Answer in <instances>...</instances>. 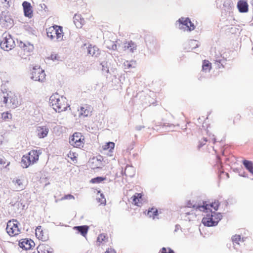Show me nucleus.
I'll return each instance as SVG.
<instances>
[{
	"mask_svg": "<svg viewBox=\"0 0 253 253\" xmlns=\"http://www.w3.org/2000/svg\"><path fill=\"white\" fill-rule=\"evenodd\" d=\"M38 253H53V249L46 244H41L37 248Z\"/></svg>",
	"mask_w": 253,
	"mask_h": 253,
	"instance_id": "obj_20",
	"label": "nucleus"
},
{
	"mask_svg": "<svg viewBox=\"0 0 253 253\" xmlns=\"http://www.w3.org/2000/svg\"><path fill=\"white\" fill-rule=\"evenodd\" d=\"M79 112V117H86L91 115L92 112V108L91 106L88 104H84L80 106V108L78 109Z\"/></svg>",
	"mask_w": 253,
	"mask_h": 253,
	"instance_id": "obj_11",
	"label": "nucleus"
},
{
	"mask_svg": "<svg viewBox=\"0 0 253 253\" xmlns=\"http://www.w3.org/2000/svg\"><path fill=\"white\" fill-rule=\"evenodd\" d=\"M212 141L213 143H215L216 142V139L215 137H213L212 138Z\"/></svg>",
	"mask_w": 253,
	"mask_h": 253,
	"instance_id": "obj_49",
	"label": "nucleus"
},
{
	"mask_svg": "<svg viewBox=\"0 0 253 253\" xmlns=\"http://www.w3.org/2000/svg\"><path fill=\"white\" fill-rule=\"evenodd\" d=\"M222 218L220 213L214 211L208 213L203 217L202 223L205 226L208 227L216 226Z\"/></svg>",
	"mask_w": 253,
	"mask_h": 253,
	"instance_id": "obj_5",
	"label": "nucleus"
},
{
	"mask_svg": "<svg viewBox=\"0 0 253 253\" xmlns=\"http://www.w3.org/2000/svg\"><path fill=\"white\" fill-rule=\"evenodd\" d=\"M220 173H224V172L222 170H219Z\"/></svg>",
	"mask_w": 253,
	"mask_h": 253,
	"instance_id": "obj_50",
	"label": "nucleus"
},
{
	"mask_svg": "<svg viewBox=\"0 0 253 253\" xmlns=\"http://www.w3.org/2000/svg\"><path fill=\"white\" fill-rule=\"evenodd\" d=\"M74 23L78 28H81L84 24V19L79 14H75L74 18Z\"/></svg>",
	"mask_w": 253,
	"mask_h": 253,
	"instance_id": "obj_19",
	"label": "nucleus"
},
{
	"mask_svg": "<svg viewBox=\"0 0 253 253\" xmlns=\"http://www.w3.org/2000/svg\"><path fill=\"white\" fill-rule=\"evenodd\" d=\"M90 167L91 169H95L100 167L101 161L96 158H92L89 162Z\"/></svg>",
	"mask_w": 253,
	"mask_h": 253,
	"instance_id": "obj_27",
	"label": "nucleus"
},
{
	"mask_svg": "<svg viewBox=\"0 0 253 253\" xmlns=\"http://www.w3.org/2000/svg\"><path fill=\"white\" fill-rule=\"evenodd\" d=\"M19 246L23 249L28 250L34 247L35 243L31 239H23L19 242Z\"/></svg>",
	"mask_w": 253,
	"mask_h": 253,
	"instance_id": "obj_12",
	"label": "nucleus"
},
{
	"mask_svg": "<svg viewBox=\"0 0 253 253\" xmlns=\"http://www.w3.org/2000/svg\"><path fill=\"white\" fill-rule=\"evenodd\" d=\"M0 102L7 104L11 108H15L21 104L18 96L14 93L2 92L0 93Z\"/></svg>",
	"mask_w": 253,
	"mask_h": 253,
	"instance_id": "obj_2",
	"label": "nucleus"
},
{
	"mask_svg": "<svg viewBox=\"0 0 253 253\" xmlns=\"http://www.w3.org/2000/svg\"><path fill=\"white\" fill-rule=\"evenodd\" d=\"M136 47L137 46L136 44L132 41H130L124 43L123 49L124 50H128L130 52H133L134 50H136Z\"/></svg>",
	"mask_w": 253,
	"mask_h": 253,
	"instance_id": "obj_24",
	"label": "nucleus"
},
{
	"mask_svg": "<svg viewBox=\"0 0 253 253\" xmlns=\"http://www.w3.org/2000/svg\"><path fill=\"white\" fill-rule=\"evenodd\" d=\"M15 186V190L20 191L25 189L27 181L23 178L17 179L15 181H13Z\"/></svg>",
	"mask_w": 253,
	"mask_h": 253,
	"instance_id": "obj_13",
	"label": "nucleus"
},
{
	"mask_svg": "<svg viewBox=\"0 0 253 253\" xmlns=\"http://www.w3.org/2000/svg\"><path fill=\"white\" fill-rule=\"evenodd\" d=\"M50 59L52 60H58L59 58V56L58 55V54H51L50 55Z\"/></svg>",
	"mask_w": 253,
	"mask_h": 253,
	"instance_id": "obj_43",
	"label": "nucleus"
},
{
	"mask_svg": "<svg viewBox=\"0 0 253 253\" xmlns=\"http://www.w3.org/2000/svg\"><path fill=\"white\" fill-rule=\"evenodd\" d=\"M21 50L24 52V54H27L28 55L33 51L34 46L33 44L29 43L27 44H24Z\"/></svg>",
	"mask_w": 253,
	"mask_h": 253,
	"instance_id": "obj_26",
	"label": "nucleus"
},
{
	"mask_svg": "<svg viewBox=\"0 0 253 253\" xmlns=\"http://www.w3.org/2000/svg\"><path fill=\"white\" fill-rule=\"evenodd\" d=\"M37 133L39 138H44L48 133V128L45 126H39L37 128Z\"/></svg>",
	"mask_w": 253,
	"mask_h": 253,
	"instance_id": "obj_22",
	"label": "nucleus"
},
{
	"mask_svg": "<svg viewBox=\"0 0 253 253\" xmlns=\"http://www.w3.org/2000/svg\"><path fill=\"white\" fill-rule=\"evenodd\" d=\"M168 250V249H167L166 248H163L161 250V253H168V252H167Z\"/></svg>",
	"mask_w": 253,
	"mask_h": 253,
	"instance_id": "obj_47",
	"label": "nucleus"
},
{
	"mask_svg": "<svg viewBox=\"0 0 253 253\" xmlns=\"http://www.w3.org/2000/svg\"><path fill=\"white\" fill-rule=\"evenodd\" d=\"M67 157L70 159V162L72 164H76L78 162V154L76 152L70 150L67 154Z\"/></svg>",
	"mask_w": 253,
	"mask_h": 253,
	"instance_id": "obj_25",
	"label": "nucleus"
},
{
	"mask_svg": "<svg viewBox=\"0 0 253 253\" xmlns=\"http://www.w3.org/2000/svg\"><path fill=\"white\" fill-rule=\"evenodd\" d=\"M188 45L191 48L194 49L198 47L197 42L195 40L191 41L189 42Z\"/></svg>",
	"mask_w": 253,
	"mask_h": 253,
	"instance_id": "obj_40",
	"label": "nucleus"
},
{
	"mask_svg": "<svg viewBox=\"0 0 253 253\" xmlns=\"http://www.w3.org/2000/svg\"><path fill=\"white\" fill-rule=\"evenodd\" d=\"M40 154V150H32L28 154L24 155L21 161L22 167L27 168L36 163L39 160Z\"/></svg>",
	"mask_w": 253,
	"mask_h": 253,
	"instance_id": "obj_3",
	"label": "nucleus"
},
{
	"mask_svg": "<svg viewBox=\"0 0 253 253\" xmlns=\"http://www.w3.org/2000/svg\"><path fill=\"white\" fill-rule=\"evenodd\" d=\"M211 68V64L209 61L205 60L203 62L202 69L203 71H210Z\"/></svg>",
	"mask_w": 253,
	"mask_h": 253,
	"instance_id": "obj_33",
	"label": "nucleus"
},
{
	"mask_svg": "<svg viewBox=\"0 0 253 253\" xmlns=\"http://www.w3.org/2000/svg\"><path fill=\"white\" fill-rule=\"evenodd\" d=\"M105 179V178H103L102 177H97L92 179L90 181L93 183H99L101 182Z\"/></svg>",
	"mask_w": 253,
	"mask_h": 253,
	"instance_id": "obj_39",
	"label": "nucleus"
},
{
	"mask_svg": "<svg viewBox=\"0 0 253 253\" xmlns=\"http://www.w3.org/2000/svg\"><path fill=\"white\" fill-rule=\"evenodd\" d=\"M45 74L40 67H35L31 73V79L36 81L43 82L45 80Z\"/></svg>",
	"mask_w": 253,
	"mask_h": 253,
	"instance_id": "obj_9",
	"label": "nucleus"
},
{
	"mask_svg": "<svg viewBox=\"0 0 253 253\" xmlns=\"http://www.w3.org/2000/svg\"><path fill=\"white\" fill-rule=\"evenodd\" d=\"M243 163L249 171L253 174V163L248 160L243 161Z\"/></svg>",
	"mask_w": 253,
	"mask_h": 253,
	"instance_id": "obj_31",
	"label": "nucleus"
},
{
	"mask_svg": "<svg viewBox=\"0 0 253 253\" xmlns=\"http://www.w3.org/2000/svg\"><path fill=\"white\" fill-rule=\"evenodd\" d=\"M49 102L53 109L58 113L66 111L68 108L70 109V105L67 99L58 94L52 95L50 97Z\"/></svg>",
	"mask_w": 253,
	"mask_h": 253,
	"instance_id": "obj_1",
	"label": "nucleus"
},
{
	"mask_svg": "<svg viewBox=\"0 0 253 253\" xmlns=\"http://www.w3.org/2000/svg\"><path fill=\"white\" fill-rule=\"evenodd\" d=\"M22 6L25 16L31 18L33 16V10L30 3L25 1L23 2Z\"/></svg>",
	"mask_w": 253,
	"mask_h": 253,
	"instance_id": "obj_16",
	"label": "nucleus"
},
{
	"mask_svg": "<svg viewBox=\"0 0 253 253\" xmlns=\"http://www.w3.org/2000/svg\"><path fill=\"white\" fill-rule=\"evenodd\" d=\"M131 199L133 204L140 207L142 203V194L136 193L131 197Z\"/></svg>",
	"mask_w": 253,
	"mask_h": 253,
	"instance_id": "obj_21",
	"label": "nucleus"
},
{
	"mask_svg": "<svg viewBox=\"0 0 253 253\" xmlns=\"http://www.w3.org/2000/svg\"><path fill=\"white\" fill-rule=\"evenodd\" d=\"M74 199V196L71 194L66 195L62 198L63 200H72Z\"/></svg>",
	"mask_w": 253,
	"mask_h": 253,
	"instance_id": "obj_42",
	"label": "nucleus"
},
{
	"mask_svg": "<svg viewBox=\"0 0 253 253\" xmlns=\"http://www.w3.org/2000/svg\"><path fill=\"white\" fill-rule=\"evenodd\" d=\"M35 234L37 238L42 241H45L48 239L47 233L42 229L41 226H38L36 228Z\"/></svg>",
	"mask_w": 253,
	"mask_h": 253,
	"instance_id": "obj_14",
	"label": "nucleus"
},
{
	"mask_svg": "<svg viewBox=\"0 0 253 253\" xmlns=\"http://www.w3.org/2000/svg\"><path fill=\"white\" fill-rule=\"evenodd\" d=\"M115 143L112 142H109L107 143L105 145L103 146V149L104 150H109L112 151L114 149Z\"/></svg>",
	"mask_w": 253,
	"mask_h": 253,
	"instance_id": "obj_35",
	"label": "nucleus"
},
{
	"mask_svg": "<svg viewBox=\"0 0 253 253\" xmlns=\"http://www.w3.org/2000/svg\"><path fill=\"white\" fill-rule=\"evenodd\" d=\"M207 139L206 138H203V141H201L200 143V147H201L202 145H205L206 143L207 142Z\"/></svg>",
	"mask_w": 253,
	"mask_h": 253,
	"instance_id": "obj_46",
	"label": "nucleus"
},
{
	"mask_svg": "<svg viewBox=\"0 0 253 253\" xmlns=\"http://www.w3.org/2000/svg\"><path fill=\"white\" fill-rule=\"evenodd\" d=\"M7 233L10 237H15L20 233L19 223L16 219L9 220L6 228Z\"/></svg>",
	"mask_w": 253,
	"mask_h": 253,
	"instance_id": "obj_6",
	"label": "nucleus"
},
{
	"mask_svg": "<svg viewBox=\"0 0 253 253\" xmlns=\"http://www.w3.org/2000/svg\"><path fill=\"white\" fill-rule=\"evenodd\" d=\"M98 193L99 194V195L96 198L97 201L100 205H105L106 203V200L104 196L103 195V194L100 193V191H98Z\"/></svg>",
	"mask_w": 253,
	"mask_h": 253,
	"instance_id": "obj_34",
	"label": "nucleus"
},
{
	"mask_svg": "<svg viewBox=\"0 0 253 253\" xmlns=\"http://www.w3.org/2000/svg\"><path fill=\"white\" fill-rule=\"evenodd\" d=\"M241 241V238L240 235H235L232 237V241L233 244L235 246L236 245H239L240 242Z\"/></svg>",
	"mask_w": 253,
	"mask_h": 253,
	"instance_id": "obj_37",
	"label": "nucleus"
},
{
	"mask_svg": "<svg viewBox=\"0 0 253 253\" xmlns=\"http://www.w3.org/2000/svg\"><path fill=\"white\" fill-rule=\"evenodd\" d=\"M105 253H116V252L115 250L112 249V248H109L107 249Z\"/></svg>",
	"mask_w": 253,
	"mask_h": 253,
	"instance_id": "obj_45",
	"label": "nucleus"
},
{
	"mask_svg": "<svg viewBox=\"0 0 253 253\" xmlns=\"http://www.w3.org/2000/svg\"><path fill=\"white\" fill-rule=\"evenodd\" d=\"M179 23V28L183 29L185 31H191L195 29L194 25L189 18L182 17L178 20Z\"/></svg>",
	"mask_w": 253,
	"mask_h": 253,
	"instance_id": "obj_10",
	"label": "nucleus"
},
{
	"mask_svg": "<svg viewBox=\"0 0 253 253\" xmlns=\"http://www.w3.org/2000/svg\"><path fill=\"white\" fill-rule=\"evenodd\" d=\"M219 206V203L218 201H215L214 202H212L211 204H206V205H204L203 206H199L198 207V209L203 211H206L208 210H210V208H212L215 211H217Z\"/></svg>",
	"mask_w": 253,
	"mask_h": 253,
	"instance_id": "obj_15",
	"label": "nucleus"
},
{
	"mask_svg": "<svg viewBox=\"0 0 253 253\" xmlns=\"http://www.w3.org/2000/svg\"><path fill=\"white\" fill-rule=\"evenodd\" d=\"M1 119L3 121H8L12 119V115L8 112H3L1 114Z\"/></svg>",
	"mask_w": 253,
	"mask_h": 253,
	"instance_id": "obj_36",
	"label": "nucleus"
},
{
	"mask_svg": "<svg viewBox=\"0 0 253 253\" xmlns=\"http://www.w3.org/2000/svg\"><path fill=\"white\" fill-rule=\"evenodd\" d=\"M87 53L92 56L97 57L100 55V50L97 46L90 44L87 47Z\"/></svg>",
	"mask_w": 253,
	"mask_h": 253,
	"instance_id": "obj_17",
	"label": "nucleus"
},
{
	"mask_svg": "<svg viewBox=\"0 0 253 253\" xmlns=\"http://www.w3.org/2000/svg\"><path fill=\"white\" fill-rule=\"evenodd\" d=\"M9 164V162H8L2 156L0 155V169L6 168Z\"/></svg>",
	"mask_w": 253,
	"mask_h": 253,
	"instance_id": "obj_32",
	"label": "nucleus"
},
{
	"mask_svg": "<svg viewBox=\"0 0 253 253\" xmlns=\"http://www.w3.org/2000/svg\"><path fill=\"white\" fill-rule=\"evenodd\" d=\"M105 44L106 47L111 50H116L117 48V46L115 42L111 41L110 40H107L105 41Z\"/></svg>",
	"mask_w": 253,
	"mask_h": 253,
	"instance_id": "obj_30",
	"label": "nucleus"
},
{
	"mask_svg": "<svg viewBox=\"0 0 253 253\" xmlns=\"http://www.w3.org/2000/svg\"><path fill=\"white\" fill-rule=\"evenodd\" d=\"M108 238L104 234H100L97 238V241L99 243H103L107 241Z\"/></svg>",
	"mask_w": 253,
	"mask_h": 253,
	"instance_id": "obj_38",
	"label": "nucleus"
},
{
	"mask_svg": "<svg viewBox=\"0 0 253 253\" xmlns=\"http://www.w3.org/2000/svg\"><path fill=\"white\" fill-rule=\"evenodd\" d=\"M215 64L219 63L220 64L222 63V61L226 60V59L223 57H222L221 54L219 52V50H216L215 51Z\"/></svg>",
	"mask_w": 253,
	"mask_h": 253,
	"instance_id": "obj_28",
	"label": "nucleus"
},
{
	"mask_svg": "<svg viewBox=\"0 0 253 253\" xmlns=\"http://www.w3.org/2000/svg\"><path fill=\"white\" fill-rule=\"evenodd\" d=\"M144 213L148 217L152 218L153 219L158 218V211L155 208H149L147 211H144Z\"/></svg>",
	"mask_w": 253,
	"mask_h": 253,
	"instance_id": "obj_23",
	"label": "nucleus"
},
{
	"mask_svg": "<svg viewBox=\"0 0 253 253\" xmlns=\"http://www.w3.org/2000/svg\"><path fill=\"white\" fill-rule=\"evenodd\" d=\"M169 252L168 253H174V251L170 248H168Z\"/></svg>",
	"mask_w": 253,
	"mask_h": 253,
	"instance_id": "obj_48",
	"label": "nucleus"
},
{
	"mask_svg": "<svg viewBox=\"0 0 253 253\" xmlns=\"http://www.w3.org/2000/svg\"><path fill=\"white\" fill-rule=\"evenodd\" d=\"M237 6L239 12L241 13H246L249 10V5L246 0H239Z\"/></svg>",
	"mask_w": 253,
	"mask_h": 253,
	"instance_id": "obj_18",
	"label": "nucleus"
},
{
	"mask_svg": "<svg viewBox=\"0 0 253 253\" xmlns=\"http://www.w3.org/2000/svg\"><path fill=\"white\" fill-rule=\"evenodd\" d=\"M74 228L80 232L81 234L84 236H85L86 235L88 230V227L85 225L76 226L74 227Z\"/></svg>",
	"mask_w": 253,
	"mask_h": 253,
	"instance_id": "obj_29",
	"label": "nucleus"
},
{
	"mask_svg": "<svg viewBox=\"0 0 253 253\" xmlns=\"http://www.w3.org/2000/svg\"><path fill=\"white\" fill-rule=\"evenodd\" d=\"M12 0H0L1 2L4 4L6 7H9L11 3Z\"/></svg>",
	"mask_w": 253,
	"mask_h": 253,
	"instance_id": "obj_41",
	"label": "nucleus"
},
{
	"mask_svg": "<svg viewBox=\"0 0 253 253\" xmlns=\"http://www.w3.org/2000/svg\"><path fill=\"white\" fill-rule=\"evenodd\" d=\"M69 143L74 147L82 148L84 145V137L80 132H75L69 138Z\"/></svg>",
	"mask_w": 253,
	"mask_h": 253,
	"instance_id": "obj_7",
	"label": "nucleus"
},
{
	"mask_svg": "<svg viewBox=\"0 0 253 253\" xmlns=\"http://www.w3.org/2000/svg\"><path fill=\"white\" fill-rule=\"evenodd\" d=\"M124 65L126 69H129L131 67H132V65L130 63V62H128V61H126L124 63Z\"/></svg>",
	"mask_w": 253,
	"mask_h": 253,
	"instance_id": "obj_44",
	"label": "nucleus"
},
{
	"mask_svg": "<svg viewBox=\"0 0 253 253\" xmlns=\"http://www.w3.org/2000/svg\"><path fill=\"white\" fill-rule=\"evenodd\" d=\"M46 33L47 37L54 41L62 40L64 35L62 27L56 25L47 28Z\"/></svg>",
	"mask_w": 253,
	"mask_h": 253,
	"instance_id": "obj_4",
	"label": "nucleus"
},
{
	"mask_svg": "<svg viewBox=\"0 0 253 253\" xmlns=\"http://www.w3.org/2000/svg\"><path fill=\"white\" fill-rule=\"evenodd\" d=\"M1 48L5 51H9L13 48L15 46V42L8 34L4 35L2 40L0 42Z\"/></svg>",
	"mask_w": 253,
	"mask_h": 253,
	"instance_id": "obj_8",
	"label": "nucleus"
}]
</instances>
